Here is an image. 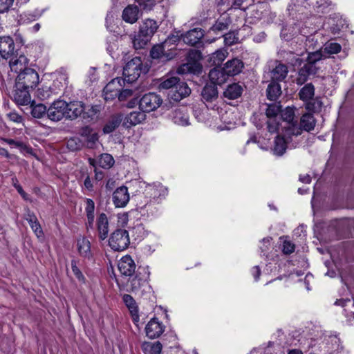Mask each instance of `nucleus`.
I'll list each match as a JSON object with an SVG mask.
<instances>
[{
	"instance_id": "1",
	"label": "nucleus",
	"mask_w": 354,
	"mask_h": 354,
	"mask_svg": "<svg viewBox=\"0 0 354 354\" xmlns=\"http://www.w3.org/2000/svg\"><path fill=\"white\" fill-rule=\"evenodd\" d=\"M150 274L148 266H139L136 276L128 281L127 284L128 290L140 292L142 295L152 292V287L149 283Z\"/></svg>"
},
{
	"instance_id": "2",
	"label": "nucleus",
	"mask_w": 354,
	"mask_h": 354,
	"mask_svg": "<svg viewBox=\"0 0 354 354\" xmlns=\"http://www.w3.org/2000/svg\"><path fill=\"white\" fill-rule=\"evenodd\" d=\"M201 59L202 53L199 50H189L186 55L187 62L178 67L177 73L180 75H200L203 71V66L200 63Z\"/></svg>"
},
{
	"instance_id": "3",
	"label": "nucleus",
	"mask_w": 354,
	"mask_h": 354,
	"mask_svg": "<svg viewBox=\"0 0 354 354\" xmlns=\"http://www.w3.org/2000/svg\"><path fill=\"white\" fill-rule=\"evenodd\" d=\"M178 41L179 37L178 36L169 35L165 39L160 41V44H156V64L160 62L164 64L176 56V47L169 48L167 53H164V50L166 46H175Z\"/></svg>"
},
{
	"instance_id": "4",
	"label": "nucleus",
	"mask_w": 354,
	"mask_h": 354,
	"mask_svg": "<svg viewBox=\"0 0 354 354\" xmlns=\"http://www.w3.org/2000/svg\"><path fill=\"white\" fill-rule=\"evenodd\" d=\"M149 68L143 66L140 57H136L128 62L123 69L122 78L124 82L132 83L136 81L142 73H147Z\"/></svg>"
},
{
	"instance_id": "5",
	"label": "nucleus",
	"mask_w": 354,
	"mask_h": 354,
	"mask_svg": "<svg viewBox=\"0 0 354 354\" xmlns=\"http://www.w3.org/2000/svg\"><path fill=\"white\" fill-rule=\"evenodd\" d=\"M130 243L129 232L124 229L115 230L109 239V245L115 251L127 249Z\"/></svg>"
},
{
	"instance_id": "6",
	"label": "nucleus",
	"mask_w": 354,
	"mask_h": 354,
	"mask_svg": "<svg viewBox=\"0 0 354 354\" xmlns=\"http://www.w3.org/2000/svg\"><path fill=\"white\" fill-rule=\"evenodd\" d=\"M39 82V77L37 72L30 68L18 74L15 81V84L20 88L26 87L32 90L35 88Z\"/></svg>"
},
{
	"instance_id": "7",
	"label": "nucleus",
	"mask_w": 354,
	"mask_h": 354,
	"mask_svg": "<svg viewBox=\"0 0 354 354\" xmlns=\"http://www.w3.org/2000/svg\"><path fill=\"white\" fill-rule=\"evenodd\" d=\"M67 109V102L58 100L53 102L47 111L48 118L55 122L61 120L62 118H66V111Z\"/></svg>"
},
{
	"instance_id": "8",
	"label": "nucleus",
	"mask_w": 354,
	"mask_h": 354,
	"mask_svg": "<svg viewBox=\"0 0 354 354\" xmlns=\"http://www.w3.org/2000/svg\"><path fill=\"white\" fill-rule=\"evenodd\" d=\"M124 85L122 77H116L111 80L104 88L103 95L106 101H111L118 97V93Z\"/></svg>"
},
{
	"instance_id": "9",
	"label": "nucleus",
	"mask_w": 354,
	"mask_h": 354,
	"mask_svg": "<svg viewBox=\"0 0 354 354\" xmlns=\"http://www.w3.org/2000/svg\"><path fill=\"white\" fill-rule=\"evenodd\" d=\"M31 91L32 90L28 88H20L17 85V84H15V89L12 92V100L17 105H28L32 102L31 95L30 93Z\"/></svg>"
},
{
	"instance_id": "10",
	"label": "nucleus",
	"mask_w": 354,
	"mask_h": 354,
	"mask_svg": "<svg viewBox=\"0 0 354 354\" xmlns=\"http://www.w3.org/2000/svg\"><path fill=\"white\" fill-rule=\"evenodd\" d=\"M319 70V67L306 62L298 69L296 84L299 86L304 84L308 80L310 75H317Z\"/></svg>"
},
{
	"instance_id": "11",
	"label": "nucleus",
	"mask_w": 354,
	"mask_h": 354,
	"mask_svg": "<svg viewBox=\"0 0 354 354\" xmlns=\"http://www.w3.org/2000/svg\"><path fill=\"white\" fill-rule=\"evenodd\" d=\"M182 36L183 41L187 44L196 47L203 46L202 39L204 37V30L200 28L192 29Z\"/></svg>"
},
{
	"instance_id": "12",
	"label": "nucleus",
	"mask_w": 354,
	"mask_h": 354,
	"mask_svg": "<svg viewBox=\"0 0 354 354\" xmlns=\"http://www.w3.org/2000/svg\"><path fill=\"white\" fill-rule=\"evenodd\" d=\"M191 93V88L185 82L180 81L178 78V83L175 84L173 90L170 91L169 95L175 102H180Z\"/></svg>"
},
{
	"instance_id": "13",
	"label": "nucleus",
	"mask_w": 354,
	"mask_h": 354,
	"mask_svg": "<svg viewBox=\"0 0 354 354\" xmlns=\"http://www.w3.org/2000/svg\"><path fill=\"white\" fill-rule=\"evenodd\" d=\"M129 199L128 188L125 186L117 188L113 193L112 201L115 207L122 208L126 207Z\"/></svg>"
},
{
	"instance_id": "14",
	"label": "nucleus",
	"mask_w": 354,
	"mask_h": 354,
	"mask_svg": "<svg viewBox=\"0 0 354 354\" xmlns=\"http://www.w3.org/2000/svg\"><path fill=\"white\" fill-rule=\"evenodd\" d=\"M118 267L122 275L130 277L135 272L136 263L131 256L125 255L119 260Z\"/></svg>"
},
{
	"instance_id": "15",
	"label": "nucleus",
	"mask_w": 354,
	"mask_h": 354,
	"mask_svg": "<svg viewBox=\"0 0 354 354\" xmlns=\"http://www.w3.org/2000/svg\"><path fill=\"white\" fill-rule=\"evenodd\" d=\"M66 109V119L75 120L84 113L85 106L81 101H71L67 102Z\"/></svg>"
},
{
	"instance_id": "16",
	"label": "nucleus",
	"mask_w": 354,
	"mask_h": 354,
	"mask_svg": "<svg viewBox=\"0 0 354 354\" xmlns=\"http://www.w3.org/2000/svg\"><path fill=\"white\" fill-rule=\"evenodd\" d=\"M223 67L228 77H234L241 73L244 68L243 62L239 58H232L227 61Z\"/></svg>"
},
{
	"instance_id": "17",
	"label": "nucleus",
	"mask_w": 354,
	"mask_h": 354,
	"mask_svg": "<svg viewBox=\"0 0 354 354\" xmlns=\"http://www.w3.org/2000/svg\"><path fill=\"white\" fill-rule=\"evenodd\" d=\"M208 76L211 83L215 85H221L229 78L223 66L214 67L209 71Z\"/></svg>"
},
{
	"instance_id": "18",
	"label": "nucleus",
	"mask_w": 354,
	"mask_h": 354,
	"mask_svg": "<svg viewBox=\"0 0 354 354\" xmlns=\"http://www.w3.org/2000/svg\"><path fill=\"white\" fill-rule=\"evenodd\" d=\"M140 17L139 8L133 4L128 5L122 11V19L126 23L133 24Z\"/></svg>"
},
{
	"instance_id": "19",
	"label": "nucleus",
	"mask_w": 354,
	"mask_h": 354,
	"mask_svg": "<svg viewBox=\"0 0 354 354\" xmlns=\"http://www.w3.org/2000/svg\"><path fill=\"white\" fill-rule=\"evenodd\" d=\"M122 300L129 311L133 323L137 325L140 321V317L139 308L136 300L128 294L123 295Z\"/></svg>"
},
{
	"instance_id": "20",
	"label": "nucleus",
	"mask_w": 354,
	"mask_h": 354,
	"mask_svg": "<svg viewBox=\"0 0 354 354\" xmlns=\"http://www.w3.org/2000/svg\"><path fill=\"white\" fill-rule=\"evenodd\" d=\"M275 67L270 71L271 80L272 81L281 82L285 81L288 73V68L286 64L281 61L276 60Z\"/></svg>"
},
{
	"instance_id": "21",
	"label": "nucleus",
	"mask_w": 354,
	"mask_h": 354,
	"mask_svg": "<svg viewBox=\"0 0 354 354\" xmlns=\"http://www.w3.org/2000/svg\"><path fill=\"white\" fill-rule=\"evenodd\" d=\"M80 136L82 140L88 148H93L98 140V134L88 127L82 129Z\"/></svg>"
},
{
	"instance_id": "22",
	"label": "nucleus",
	"mask_w": 354,
	"mask_h": 354,
	"mask_svg": "<svg viewBox=\"0 0 354 354\" xmlns=\"http://www.w3.org/2000/svg\"><path fill=\"white\" fill-rule=\"evenodd\" d=\"M97 230L99 239L101 241L105 240L109 234V221L107 216L104 213L99 215L97 219Z\"/></svg>"
},
{
	"instance_id": "23",
	"label": "nucleus",
	"mask_w": 354,
	"mask_h": 354,
	"mask_svg": "<svg viewBox=\"0 0 354 354\" xmlns=\"http://www.w3.org/2000/svg\"><path fill=\"white\" fill-rule=\"evenodd\" d=\"M228 55V52L224 48H221L208 56L207 62L209 66H221L222 62Z\"/></svg>"
},
{
	"instance_id": "24",
	"label": "nucleus",
	"mask_w": 354,
	"mask_h": 354,
	"mask_svg": "<svg viewBox=\"0 0 354 354\" xmlns=\"http://www.w3.org/2000/svg\"><path fill=\"white\" fill-rule=\"evenodd\" d=\"M202 99L207 102H212L216 100L218 96V92L216 85L210 83L206 84L201 91Z\"/></svg>"
},
{
	"instance_id": "25",
	"label": "nucleus",
	"mask_w": 354,
	"mask_h": 354,
	"mask_svg": "<svg viewBox=\"0 0 354 354\" xmlns=\"http://www.w3.org/2000/svg\"><path fill=\"white\" fill-rule=\"evenodd\" d=\"M280 82L270 80L266 88V97L270 101L276 102L282 94Z\"/></svg>"
},
{
	"instance_id": "26",
	"label": "nucleus",
	"mask_w": 354,
	"mask_h": 354,
	"mask_svg": "<svg viewBox=\"0 0 354 354\" xmlns=\"http://www.w3.org/2000/svg\"><path fill=\"white\" fill-rule=\"evenodd\" d=\"M155 94L149 93L142 96L139 106L142 112H151L155 109Z\"/></svg>"
},
{
	"instance_id": "27",
	"label": "nucleus",
	"mask_w": 354,
	"mask_h": 354,
	"mask_svg": "<svg viewBox=\"0 0 354 354\" xmlns=\"http://www.w3.org/2000/svg\"><path fill=\"white\" fill-rule=\"evenodd\" d=\"M26 220L28 222L31 229L38 238H41L44 236V232L37 220V218L35 214L30 212L29 209L27 211L26 214Z\"/></svg>"
},
{
	"instance_id": "28",
	"label": "nucleus",
	"mask_w": 354,
	"mask_h": 354,
	"mask_svg": "<svg viewBox=\"0 0 354 354\" xmlns=\"http://www.w3.org/2000/svg\"><path fill=\"white\" fill-rule=\"evenodd\" d=\"M243 87L239 83L229 84L223 92V96L229 100H236L241 96Z\"/></svg>"
},
{
	"instance_id": "29",
	"label": "nucleus",
	"mask_w": 354,
	"mask_h": 354,
	"mask_svg": "<svg viewBox=\"0 0 354 354\" xmlns=\"http://www.w3.org/2000/svg\"><path fill=\"white\" fill-rule=\"evenodd\" d=\"M28 60L24 55H20L19 57L10 62V67L12 71L19 74L29 68L27 67Z\"/></svg>"
},
{
	"instance_id": "30",
	"label": "nucleus",
	"mask_w": 354,
	"mask_h": 354,
	"mask_svg": "<svg viewBox=\"0 0 354 354\" xmlns=\"http://www.w3.org/2000/svg\"><path fill=\"white\" fill-rule=\"evenodd\" d=\"M77 246L78 252L82 257L87 259L92 257L91 250V242L85 237H82L77 239Z\"/></svg>"
},
{
	"instance_id": "31",
	"label": "nucleus",
	"mask_w": 354,
	"mask_h": 354,
	"mask_svg": "<svg viewBox=\"0 0 354 354\" xmlns=\"http://www.w3.org/2000/svg\"><path fill=\"white\" fill-rule=\"evenodd\" d=\"M316 120L311 113H306L300 118L299 125L304 131L310 132L315 129Z\"/></svg>"
},
{
	"instance_id": "32",
	"label": "nucleus",
	"mask_w": 354,
	"mask_h": 354,
	"mask_svg": "<svg viewBox=\"0 0 354 354\" xmlns=\"http://www.w3.org/2000/svg\"><path fill=\"white\" fill-rule=\"evenodd\" d=\"M315 88L312 83L306 84L299 91L298 95L304 102L309 101L315 96Z\"/></svg>"
},
{
	"instance_id": "33",
	"label": "nucleus",
	"mask_w": 354,
	"mask_h": 354,
	"mask_svg": "<svg viewBox=\"0 0 354 354\" xmlns=\"http://www.w3.org/2000/svg\"><path fill=\"white\" fill-rule=\"evenodd\" d=\"M287 142L285 139L277 136L274 139V147L272 151L274 155L277 156H281L286 151Z\"/></svg>"
},
{
	"instance_id": "34",
	"label": "nucleus",
	"mask_w": 354,
	"mask_h": 354,
	"mask_svg": "<svg viewBox=\"0 0 354 354\" xmlns=\"http://www.w3.org/2000/svg\"><path fill=\"white\" fill-rule=\"evenodd\" d=\"M323 102L320 97H313L305 102V108L309 112L319 113L322 111Z\"/></svg>"
},
{
	"instance_id": "35",
	"label": "nucleus",
	"mask_w": 354,
	"mask_h": 354,
	"mask_svg": "<svg viewBox=\"0 0 354 354\" xmlns=\"http://www.w3.org/2000/svg\"><path fill=\"white\" fill-rule=\"evenodd\" d=\"M151 36L145 35L139 31L138 34L133 40V44L136 49L143 48L151 40Z\"/></svg>"
},
{
	"instance_id": "36",
	"label": "nucleus",
	"mask_w": 354,
	"mask_h": 354,
	"mask_svg": "<svg viewBox=\"0 0 354 354\" xmlns=\"http://www.w3.org/2000/svg\"><path fill=\"white\" fill-rule=\"evenodd\" d=\"M282 106L280 102L267 104L266 115L270 120L274 119L281 112Z\"/></svg>"
},
{
	"instance_id": "37",
	"label": "nucleus",
	"mask_w": 354,
	"mask_h": 354,
	"mask_svg": "<svg viewBox=\"0 0 354 354\" xmlns=\"http://www.w3.org/2000/svg\"><path fill=\"white\" fill-rule=\"evenodd\" d=\"M40 16L37 11L25 12L18 16V22L20 24H27L39 19Z\"/></svg>"
},
{
	"instance_id": "38",
	"label": "nucleus",
	"mask_w": 354,
	"mask_h": 354,
	"mask_svg": "<svg viewBox=\"0 0 354 354\" xmlns=\"http://www.w3.org/2000/svg\"><path fill=\"white\" fill-rule=\"evenodd\" d=\"M31 106V114L35 118H41L46 113L47 114L46 107L43 104H35L34 100L30 104Z\"/></svg>"
},
{
	"instance_id": "39",
	"label": "nucleus",
	"mask_w": 354,
	"mask_h": 354,
	"mask_svg": "<svg viewBox=\"0 0 354 354\" xmlns=\"http://www.w3.org/2000/svg\"><path fill=\"white\" fill-rule=\"evenodd\" d=\"M139 31L152 37L155 32V21L151 19H145L140 25Z\"/></svg>"
},
{
	"instance_id": "40",
	"label": "nucleus",
	"mask_w": 354,
	"mask_h": 354,
	"mask_svg": "<svg viewBox=\"0 0 354 354\" xmlns=\"http://www.w3.org/2000/svg\"><path fill=\"white\" fill-rule=\"evenodd\" d=\"M326 58V55L324 54L322 48L308 53L306 58V62L311 65L316 66V63L322 59Z\"/></svg>"
},
{
	"instance_id": "41",
	"label": "nucleus",
	"mask_w": 354,
	"mask_h": 354,
	"mask_svg": "<svg viewBox=\"0 0 354 354\" xmlns=\"http://www.w3.org/2000/svg\"><path fill=\"white\" fill-rule=\"evenodd\" d=\"M283 58L288 64L295 66H301L304 63V59L297 57L292 51H283Z\"/></svg>"
},
{
	"instance_id": "42",
	"label": "nucleus",
	"mask_w": 354,
	"mask_h": 354,
	"mask_svg": "<svg viewBox=\"0 0 354 354\" xmlns=\"http://www.w3.org/2000/svg\"><path fill=\"white\" fill-rule=\"evenodd\" d=\"M122 121L120 116L112 117L108 122L104 125L103 131L104 133H110L119 127Z\"/></svg>"
},
{
	"instance_id": "43",
	"label": "nucleus",
	"mask_w": 354,
	"mask_h": 354,
	"mask_svg": "<svg viewBox=\"0 0 354 354\" xmlns=\"http://www.w3.org/2000/svg\"><path fill=\"white\" fill-rule=\"evenodd\" d=\"M144 112L133 111L126 118L127 122L131 125H136L145 120Z\"/></svg>"
},
{
	"instance_id": "44",
	"label": "nucleus",
	"mask_w": 354,
	"mask_h": 354,
	"mask_svg": "<svg viewBox=\"0 0 354 354\" xmlns=\"http://www.w3.org/2000/svg\"><path fill=\"white\" fill-rule=\"evenodd\" d=\"M324 54L326 55V57L328 55L331 54H336L341 51L342 46L340 44L335 42H327L326 43L323 48H322Z\"/></svg>"
},
{
	"instance_id": "45",
	"label": "nucleus",
	"mask_w": 354,
	"mask_h": 354,
	"mask_svg": "<svg viewBox=\"0 0 354 354\" xmlns=\"http://www.w3.org/2000/svg\"><path fill=\"white\" fill-rule=\"evenodd\" d=\"M114 164V159L111 155L109 153H103L99 158V165L102 168L109 169Z\"/></svg>"
},
{
	"instance_id": "46",
	"label": "nucleus",
	"mask_w": 354,
	"mask_h": 354,
	"mask_svg": "<svg viewBox=\"0 0 354 354\" xmlns=\"http://www.w3.org/2000/svg\"><path fill=\"white\" fill-rule=\"evenodd\" d=\"M224 42L227 46H232L235 44L239 43L238 32L237 31H230L223 35Z\"/></svg>"
},
{
	"instance_id": "47",
	"label": "nucleus",
	"mask_w": 354,
	"mask_h": 354,
	"mask_svg": "<svg viewBox=\"0 0 354 354\" xmlns=\"http://www.w3.org/2000/svg\"><path fill=\"white\" fill-rule=\"evenodd\" d=\"M281 118L283 121H286L288 124L294 123L295 121V110L293 108L287 107L284 111L281 110Z\"/></svg>"
},
{
	"instance_id": "48",
	"label": "nucleus",
	"mask_w": 354,
	"mask_h": 354,
	"mask_svg": "<svg viewBox=\"0 0 354 354\" xmlns=\"http://www.w3.org/2000/svg\"><path fill=\"white\" fill-rule=\"evenodd\" d=\"M178 77H171L161 82L159 86V89H169L172 88V90L174 88L175 84L178 83Z\"/></svg>"
},
{
	"instance_id": "49",
	"label": "nucleus",
	"mask_w": 354,
	"mask_h": 354,
	"mask_svg": "<svg viewBox=\"0 0 354 354\" xmlns=\"http://www.w3.org/2000/svg\"><path fill=\"white\" fill-rule=\"evenodd\" d=\"M228 26V23L223 22L218 19L217 21H216L215 24L210 28L209 31H212L214 33L217 34L218 32L227 30Z\"/></svg>"
},
{
	"instance_id": "50",
	"label": "nucleus",
	"mask_w": 354,
	"mask_h": 354,
	"mask_svg": "<svg viewBox=\"0 0 354 354\" xmlns=\"http://www.w3.org/2000/svg\"><path fill=\"white\" fill-rule=\"evenodd\" d=\"M303 128L300 125L297 126V122L295 121L294 123L289 124L287 129V134L289 136H299L301 134Z\"/></svg>"
},
{
	"instance_id": "51",
	"label": "nucleus",
	"mask_w": 354,
	"mask_h": 354,
	"mask_svg": "<svg viewBox=\"0 0 354 354\" xmlns=\"http://www.w3.org/2000/svg\"><path fill=\"white\" fill-rule=\"evenodd\" d=\"M303 128L300 125L297 126V122L295 121L294 123L289 124L287 129V134L289 136H299L301 134Z\"/></svg>"
},
{
	"instance_id": "52",
	"label": "nucleus",
	"mask_w": 354,
	"mask_h": 354,
	"mask_svg": "<svg viewBox=\"0 0 354 354\" xmlns=\"http://www.w3.org/2000/svg\"><path fill=\"white\" fill-rule=\"evenodd\" d=\"M1 140L10 145H15L16 147L20 148L21 150H26L28 152L31 150L23 142L15 141L13 139L1 138Z\"/></svg>"
},
{
	"instance_id": "53",
	"label": "nucleus",
	"mask_w": 354,
	"mask_h": 354,
	"mask_svg": "<svg viewBox=\"0 0 354 354\" xmlns=\"http://www.w3.org/2000/svg\"><path fill=\"white\" fill-rule=\"evenodd\" d=\"M155 324V317H151L145 327V332L147 336L150 339L155 337V331L153 328V325Z\"/></svg>"
},
{
	"instance_id": "54",
	"label": "nucleus",
	"mask_w": 354,
	"mask_h": 354,
	"mask_svg": "<svg viewBox=\"0 0 354 354\" xmlns=\"http://www.w3.org/2000/svg\"><path fill=\"white\" fill-rule=\"evenodd\" d=\"M138 2L140 6L143 7V9L151 10L153 9L155 2L154 0H135Z\"/></svg>"
},
{
	"instance_id": "55",
	"label": "nucleus",
	"mask_w": 354,
	"mask_h": 354,
	"mask_svg": "<svg viewBox=\"0 0 354 354\" xmlns=\"http://www.w3.org/2000/svg\"><path fill=\"white\" fill-rule=\"evenodd\" d=\"M133 95V91L131 89H122L118 93V97L120 101H124Z\"/></svg>"
},
{
	"instance_id": "56",
	"label": "nucleus",
	"mask_w": 354,
	"mask_h": 354,
	"mask_svg": "<svg viewBox=\"0 0 354 354\" xmlns=\"http://www.w3.org/2000/svg\"><path fill=\"white\" fill-rule=\"evenodd\" d=\"M142 350L145 354H155V344L152 342H144Z\"/></svg>"
},
{
	"instance_id": "57",
	"label": "nucleus",
	"mask_w": 354,
	"mask_h": 354,
	"mask_svg": "<svg viewBox=\"0 0 354 354\" xmlns=\"http://www.w3.org/2000/svg\"><path fill=\"white\" fill-rule=\"evenodd\" d=\"M13 2L14 0H0V13L7 12Z\"/></svg>"
},
{
	"instance_id": "58",
	"label": "nucleus",
	"mask_w": 354,
	"mask_h": 354,
	"mask_svg": "<svg viewBox=\"0 0 354 354\" xmlns=\"http://www.w3.org/2000/svg\"><path fill=\"white\" fill-rule=\"evenodd\" d=\"M85 211L86 214H94L95 203L92 199L86 198Z\"/></svg>"
},
{
	"instance_id": "59",
	"label": "nucleus",
	"mask_w": 354,
	"mask_h": 354,
	"mask_svg": "<svg viewBox=\"0 0 354 354\" xmlns=\"http://www.w3.org/2000/svg\"><path fill=\"white\" fill-rule=\"evenodd\" d=\"M71 268H72V271H73V274L75 275V277L79 280H83L84 279V275L82 274V273L80 271V270L77 268V266L76 265V262L75 261H72V262H71Z\"/></svg>"
},
{
	"instance_id": "60",
	"label": "nucleus",
	"mask_w": 354,
	"mask_h": 354,
	"mask_svg": "<svg viewBox=\"0 0 354 354\" xmlns=\"http://www.w3.org/2000/svg\"><path fill=\"white\" fill-rule=\"evenodd\" d=\"M295 251V245L289 241H285L283 245V252L284 254H289Z\"/></svg>"
},
{
	"instance_id": "61",
	"label": "nucleus",
	"mask_w": 354,
	"mask_h": 354,
	"mask_svg": "<svg viewBox=\"0 0 354 354\" xmlns=\"http://www.w3.org/2000/svg\"><path fill=\"white\" fill-rule=\"evenodd\" d=\"M8 118L16 123H21L23 122V118L19 113L16 112H11L8 114Z\"/></svg>"
},
{
	"instance_id": "62",
	"label": "nucleus",
	"mask_w": 354,
	"mask_h": 354,
	"mask_svg": "<svg viewBox=\"0 0 354 354\" xmlns=\"http://www.w3.org/2000/svg\"><path fill=\"white\" fill-rule=\"evenodd\" d=\"M76 140H77V139L72 138L68 141L67 146L71 150H77V149H80L81 145L77 144Z\"/></svg>"
},
{
	"instance_id": "63",
	"label": "nucleus",
	"mask_w": 354,
	"mask_h": 354,
	"mask_svg": "<svg viewBox=\"0 0 354 354\" xmlns=\"http://www.w3.org/2000/svg\"><path fill=\"white\" fill-rule=\"evenodd\" d=\"M280 36L285 41H290L293 35L288 32V30L286 28H283Z\"/></svg>"
},
{
	"instance_id": "64",
	"label": "nucleus",
	"mask_w": 354,
	"mask_h": 354,
	"mask_svg": "<svg viewBox=\"0 0 354 354\" xmlns=\"http://www.w3.org/2000/svg\"><path fill=\"white\" fill-rule=\"evenodd\" d=\"M267 124H268V131L270 133H274V132L277 131L278 128H279V123L274 122H272L270 120V121H268Z\"/></svg>"
}]
</instances>
